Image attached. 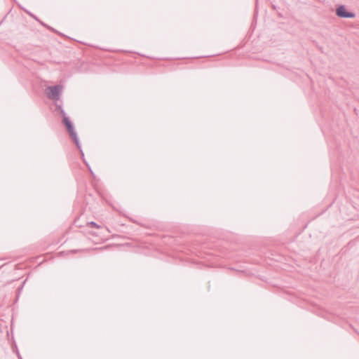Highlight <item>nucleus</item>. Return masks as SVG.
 <instances>
[{
    "mask_svg": "<svg viewBox=\"0 0 359 359\" xmlns=\"http://www.w3.org/2000/svg\"><path fill=\"white\" fill-rule=\"evenodd\" d=\"M62 122L63 125L65 126L66 130L68 132L71 139L76 144L81 154L83 156V151L82 150L77 133L74 130V126L72 121L70 120L69 117H65V119L62 121Z\"/></svg>",
    "mask_w": 359,
    "mask_h": 359,
    "instance_id": "1",
    "label": "nucleus"
},
{
    "mask_svg": "<svg viewBox=\"0 0 359 359\" xmlns=\"http://www.w3.org/2000/svg\"><path fill=\"white\" fill-rule=\"evenodd\" d=\"M62 90L61 85L48 86L46 90L47 97L52 100H59Z\"/></svg>",
    "mask_w": 359,
    "mask_h": 359,
    "instance_id": "2",
    "label": "nucleus"
},
{
    "mask_svg": "<svg viewBox=\"0 0 359 359\" xmlns=\"http://www.w3.org/2000/svg\"><path fill=\"white\" fill-rule=\"evenodd\" d=\"M336 15L340 18H354L355 13L347 11L344 5H339L336 8Z\"/></svg>",
    "mask_w": 359,
    "mask_h": 359,
    "instance_id": "3",
    "label": "nucleus"
},
{
    "mask_svg": "<svg viewBox=\"0 0 359 359\" xmlns=\"http://www.w3.org/2000/svg\"><path fill=\"white\" fill-rule=\"evenodd\" d=\"M18 6L20 8V9H22L23 11H25L27 14H28L29 16L33 18L35 20H38V18L36 15H34L33 13H32L29 11H28L25 8L21 6L20 5H18Z\"/></svg>",
    "mask_w": 359,
    "mask_h": 359,
    "instance_id": "4",
    "label": "nucleus"
},
{
    "mask_svg": "<svg viewBox=\"0 0 359 359\" xmlns=\"http://www.w3.org/2000/svg\"><path fill=\"white\" fill-rule=\"evenodd\" d=\"M40 24H41L42 26H43V27H46L48 29H49V30H50V31H52V32H55V33H56V32H57L54 28H53V27H51L48 26V25H46V23H44V22H42V21H41V22H40Z\"/></svg>",
    "mask_w": 359,
    "mask_h": 359,
    "instance_id": "5",
    "label": "nucleus"
},
{
    "mask_svg": "<svg viewBox=\"0 0 359 359\" xmlns=\"http://www.w3.org/2000/svg\"><path fill=\"white\" fill-rule=\"evenodd\" d=\"M88 225L90 226V227H93V228H97V229H99L100 227V226L99 224H97L96 222H90L88 223Z\"/></svg>",
    "mask_w": 359,
    "mask_h": 359,
    "instance_id": "6",
    "label": "nucleus"
},
{
    "mask_svg": "<svg viewBox=\"0 0 359 359\" xmlns=\"http://www.w3.org/2000/svg\"><path fill=\"white\" fill-rule=\"evenodd\" d=\"M81 156H82V158H83V162H84V163H85V164L88 166V170H89V171L90 172L91 175H94V173H93V170H92V169H91L90 166L89 165V164L86 161V160H85V158H84V156H83L81 155Z\"/></svg>",
    "mask_w": 359,
    "mask_h": 359,
    "instance_id": "7",
    "label": "nucleus"
},
{
    "mask_svg": "<svg viewBox=\"0 0 359 359\" xmlns=\"http://www.w3.org/2000/svg\"><path fill=\"white\" fill-rule=\"evenodd\" d=\"M59 113L62 115V120H64L65 117H68L63 109H61Z\"/></svg>",
    "mask_w": 359,
    "mask_h": 359,
    "instance_id": "8",
    "label": "nucleus"
},
{
    "mask_svg": "<svg viewBox=\"0 0 359 359\" xmlns=\"http://www.w3.org/2000/svg\"><path fill=\"white\" fill-rule=\"evenodd\" d=\"M61 109H63L62 105L56 104V109H57V111H60L61 110Z\"/></svg>",
    "mask_w": 359,
    "mask_h": 359,
    "instance_id": "9",
    "label": "nucleus"
},
{
    "mask_svg": "<svg viewBox=\"0 0 359 359\" xmlns=\"http://www.w3.org/2000/svg\"><path fill=\"white\" fill-rule=\"evenodd\" d=\"M25 280L23 282L22 285L18 288V292H20V291L22 290L23 285L25 284Z\"/></svg>",
    "mask_w": 359,
    "mask_h": 359,
    "instance_id": "10",
    "label": "nucleus"
},
{
    "mask_svg": "<svg viewBox=\"0 0 359 359\" xmlns=\"http://www.w3.org/2000/svg\"><path fill=\"white\" fill-rule=\"evenodd\" d=\"M16 352H17V355H18V359H22V358L21 357V355H20V354L19 351L17 350V351H16Z\"/></svg>",
    "mask_w": 359,
    "mask_h": 359,
    "instance_id": "11",
    "label": "nucleus"
},
{
    "mask_svg": "<svg viewBox=\"0 0 359 359\" xmlns=\"http://www.w3.org/2000/svg\"><path fill=\"white\" fill-rule=\"evenodd\" d=\"M79 250H71V251H69V252H74V253H76V252H78Z\"/></svg>",
    "mask_w": 359,
    "mask_h": 359,
    "instance_id": "12",
    "label": "nucleus"
},
{
    "mask_svg": "<svg viewBox=\"0 0 359 359\" xmlns=\"http://www.w3.org/2000/svg\"><path fill=\"white\" fill-rule=\"evenodd\" d=\"M37 22H39L40 23V22H41V20H40L39 18H38V20H36Z\"/></svg>",
    "mask_w": 359,
    "mask_h": 359,
    "instance_id": "13",
    "label": "nucleus"
}]
</instances>
